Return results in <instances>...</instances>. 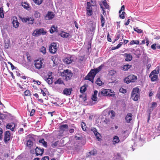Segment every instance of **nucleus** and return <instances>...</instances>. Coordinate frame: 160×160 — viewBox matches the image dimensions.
Masks as SVG:
<instances>
[{"label":"nucleus","instance_id":"1","mask_svg":"<svg viewBox=\"0 0 160 160\" xmlns=\"http://www.w3.org/2000/svg\"><path fill=\"white\" fill-rule=\"evenodd\" d=\"M114 93L113 91H112L110 89H104L100 92H99L98 93V96L101 97L102 95H103L114 97L115 96Z\"/></svg>","mask_w":160,"mask_h":160},{"label":"nucleus","instance_id":"2","mask_svg":"<svg viewBox=\"0 0 160 160\" xmlns=\"http://www.w3.org/2000/svg\"><path fill=\"white\" fill-rule=\"evenodd\" d=\"M131 98L134 101L138 100L140 97L139 89L138 87L133 88L131 95Z\"/></svg>","mask_w":160,"mask_h":160},{"label":"nucleus","instance_id":"3","mask_svg":"<svg viewBox=\"0 0 160 160\" xmlns=\"http://www.w3.org/2000/svg\"><path fill=\"white\" fill-rule=\"evenodd\" d=\"M46 32L44 30L43 28L36 29L34 31L32 35L34 37H38L41 35H44L46 33Z\"/></svg>","mask_w":160,"mask_h":160},{"label":"nucleus","instance_id":"4","mask_svg":"<svg viewBox=\"0 0 160 160\" xmlns=\"http://www.w3.org/2000/svg\"><path fill=\"white\" fill-rule=\"evenodd\" d=\"M137 79V78L136 76L130 74L125 78L124 81L127 84H129L130 82H135Z\"/></svg>","mask_w":160,"mask_h":160},{"label":"nucleus","instance_id":"5","mask_svg":"<svg viewBox=\"0 0 160 160\" xmlns=\"http://www.w3.org/2000/svg\"><path fill=\"white\" fill-rule=\"evenodd\" d=\"M96 74V72H95V70H94V69H91L86 76L85 78L86 79L89 80L92 83H93L94 78Z\"/></svg>","mask_w":160,"mask_h":160},{"label":"nucleus","instance_id":"6","mask_svg":"<svg viewBox=\"0 0 160 160\" xmlns=\"http://www.w3.org/2000/svg\"><path fill=\"white\" fill-rule=\"evenodd\" d=\"M62 75L65 77V79L66 81L69 80L71 79L72 76V73L70 70L68 69H67L64 70L63 74Z\"/></svg>","mask_w":160,"mask_h":160},{"label":"nucleus","instance_id":"7","mask_svg":"<svg viewBox=\"0 0 160 160\" xmlns=\"http://www.w3.org/2000/svg\"><path fill=\"white\" fill-rule=\"evenodd\" d=\"M156 71L153 70L150 73L149 77L151 78L152 82L156 81L158 79V76L156 74Z\"/></svg>","mask_w":160,"mask_h":160},{"label":"nucleus","instance_id":"8","mask_svg":"<svg viewBox=\"0 0 160 160\" xmlns=\"http://www.w3.org/2000/svg\"><path fill=\"white\" fill-rule=\"evenodd\" d=\"M57 47L56 43H52L49 47V50L52 53H55L57 51Z\"/></svg>","mask_w":160,"mask_h":160},{"label":"nucleus","instance_id":"9","mask_svg":"<svg viewBox=\"0 0 160 160\" xmlns=\"http://www.w3.org/2000/svg\"><path fill=\"white\" fill-rule=\"evenodd\" d=\"M92 5L89 2H87V13L89 16H91L92 12Z\"/></svg>","mask_w":160,"mask_h":160},{"label":"nucleus","instance_id":"10","mask_svg":"<svg viewBox=\"0 0 160 160\" xmlns=\"http://www.w3.org/2000/svg\"><path fill=\"white\" fill-rule=\"evenodd\" d=\"M4 141L5 143H7L10 139L11 134L9 131H7L4 133Z\"/></svg>","mask_w":160,"mask_h":160},{"label":"nucleus","instance_id":"11","mask_svg":"<svg viewBox=\"0 0 160 160\" xmlns=\"http://www.w3.org/2000/svg\"><path fill=\"white\" fill-rule=\"evenodd\" d=\"M34 66L36 68L39 69L43 68V63L41 60H36L35 61Z\"/></svg>","mask_w":160,"mask_h":160},{"label":"nucleus","instance_id":"12","mask_svg":"<svg viewBox=\"0 0 160 160\" xmlns=\"http://www.w3.org/2000/svg\"><path fill=\"white\" fill-rule=\"evenodd\" d=\"M54 15L53 12H48L45 17V18L47 20H49L53 18L54 17Z\"/></svg>","mask_w":160,"mask_h":160},{"label":"nucleus","instance_id":"13","mask_svg":"<svg viewBox=\"0 0 160 160\" xmlns=\"http://www.w3.org/2000/svg\"><path fill=\"white\" fill-rule=\"evenodd\" d=\"M22 21L23 22H27L29 24H32L33 23L34 19L31 18H23L22 19Z\"/></svg>","mask_w":160,"mask_h":160},{"label":"nucleus","instance_id":"14","mask_svg":"<svg viewBox=\"0 0 160 160\" xmlns=\"http://www.w3.org/2000/svg\"><path fill=\"white\" fill-rule=\"evenodd\" d=\"M44 150V149L43 148L41 149L40 148H39L37 147L35 149L36 156H42Z\"/></svg>","mask_w":160,"mask_h":160},{"label":"nucleus","instance_id":"15","mask_svg":"<svg viewBox=\"0 0 160 160\" xmlns=\"http://www.w3.org/2000/svg\"><path fill=\"white\" fill-rule=\"evenodd\" d=\"M12 23L13 27L15 28H17L19 27V23L18 22L16 17H12Z\"/></svg>","mask_w":160,"mask_h":160},{"label":"nucleus","instance_id":"16","mask_svg":"<svg viewBox=\"0 0 160 160\" xmlns=\"http://www.w3.org/2000/svg\"><path fill=\"white\" fill-rule=\"evenodd\" d=\"M60 131L63 132H64L68 131V126L67 124H63L59 127Z\"/></svg>","mask_w":160,"mask_h":160},{"label":"nucleus","instance_id":"17","mask_svg":"<svg viewBox=\"0 0 160 160\" xmlns=\"http://www.w3.org/2000/svg\"><path fill=\"white\" fill-rule=\"evenodd\" d=\"M4 47L8 49L10 46V41L8 38H6L4 40Z\"/></svg>","mask_w":160,"mask_h":160},{"label":"nucleus","instance_id":"18","mask_svg":"<svg viewBox=\"0 0 160 160\" xmlns=\"http://www.w3.org/2000/svg\"><path fill=\"white\" fill-rule=\"evenodd\" d=\"M132 115L131 113H128L125 117V120L127 123H130L132 120Z\"/></svg>","mask_w":160,"mask_h":160},{"label":"nucleus","instance_id":"19","mask_svg":"<svg viewBox=\"0 0 160 160\" xmlns=\"http://www.w3.org/2000/svg\"><path fill=\"white\" fill-rule=\"evenodd\" d=\"M52 72H51L50 74L48 75V78L45 80L46 82L49 84H52L53 82V78L52 76Z\"/></svg>","mask_w":160,"mask_h":160},{"label":"nucleus","instance_id":"20","mask_svg":"<svg viewBox=\"0 0 160 160\" xmlns=\"http://www.w3.org/2000/svg\"><path fill=\"white\" fill-rule=\"evenodd\" d=\"M72 91V88H65L63 90V94L66 95H70Z\"/></svg>","mask_w":160,"mask_h":160},{"label":"nucleus","instance_id":"21","mask_svg":"<svg viewBox=\"0 0 160 160\" xmlns=\"http://www.w3.org/2000/svg\"><path fill=\"white\" fill-rule=\"evenodd\" d=\"M72 61L71 57H67L64 59L63 62L66 64H69L72 62Z\"/></svg>","mask_w":160,"mask_h":160},{"label":"nucleus","instance_id":"22","mask_svg":"<svg viewBox=\"0 0 160 160\" xmlns=\"http://www.w3.org/2000/svg\"><path fill=\"white\" fill-rule=\"evenodd\" d=\"M132 67V65L129 64H126L123 66L122 70L124 71H128V70Z\"/></svg>","mask_w":160,"mask_h":160},{"label":"nucleus","instance_id":"23","mask_svg":"<svg viewBox=\"0 0 160 160\" xmlns=\"http://www.w3.org/2000/svg\"><path fill=\"white\" fill-rule=\"evenodd\" d=\"M15 125L14 123H10L7 125L6 128L8 129H10L12 131H13L15 127Z\"/></svg>","mask_w":160,"mask_h":160},{"label":"nucleus","instance_id":"24","mask_svg":"<svg viewBox=\"0 0 160 160\" xmlns=\"http://www.w3.org/2000/svg\"><path fill=\"white\" fill-rule=\"evenodd\" d=\"M112 142L113 144H114L118 143L120 142V140L118 137L117 136L114 137Z\"/></svg>","mask_w":160,"mask_h":160},{"label":"nucleus","instance_id":"25","mask_svg":"<svg viewBox=\"0 0 160 160\" xmlns=\"http://www.w3.org/2000/svg\"><path fill=\"white\" fill-rule=\"evenodd\" d=\"M54 84H64V82L61 78H59L54 82Z\"/></svg>","mask_w":160,"mask_h":160},{"label":"nucleus","instance_id":"26","mask_svg":"<svg viewBox=\"0 0 160 160\" xmlns=\"http://www.w3.org/2000/svg\"><path fill=\"white\" fill-rule=\"evenodd\" d=\"M39 142L40 143H42L45 147L47 148V143L44 140V139L42 138L40 140H39Z\"/></svg>","mask_w":160,"mask_h":160},{"label":"nucleus","instance_id":"27","mask_svg":"<svg viewBox=\"0 0 160 160\" xmlns=\"http://www.w3.org/2000/svg\"><path fill=\"white\" fill-rule=\"evenodd\" d=\"M87 85H84L82 86L80 88V92L82 93H83L85 92L87 90Z\"/></svg>","mask_w":160,"mask_h":160},{"label":"nucleus","instance_id":"28","mask_svg":"<svg viewBox=\"0 0 160 160\" xmlns=\"http://www.w3.org/2000/svg\"><path fill=\"white\" fill-rule=\"evenodd\" d=\"M60 35L63 38H68L69 36V34L68 33L62 32L60 34Z\"/></svg>","mask_w":160,"mask_h":160},{"label":"nucleus","instance_id":"29","mask_svg":"<svg viewBox=\"0 0 160 160\" xmlns=\"http://www.w3.org/2000/svg\"><path fill=\"white\" fill-rule=\"evenodd\" d=\"M22 6L25 9L28 10H29V4L26 2H22Z\"/></svg>","mask_w":160,"mask_h":160},{"label":"nucleus","instance_id":"30","mask_svg":"<svg viewBox=\"0 0 160 160\" xmlns=\"http://www.w3.org/2000/svg\"><path fill=\"white\" fill-rule=\"evenodd\" d=\"M104 65L103 64L101 65L98 67L96 68L95 69H94L95 70V72H96V74L100 72L102 68L103 67Z\"/></svg>","mask_w":160,"mask_h":160},{"label":"nucleus","instance_id":"31","mask_svg":"<svg viewBox=\"0 0 160 160\" xmlns=\"http://www.w3.org/2000/svg\"><path fill=\"white\" fill-rule=\"evenodd\" d=\"M125 58V61L128 62L131 61L132 59V57L131 55L129 54H127Z\"/></svg>","mask_w":160,"mask_h":160},{"label":"nucleus","instance_id":"32","mask_svg":"<svg viewBox=\"0 0 160 160\" xmlns=\"http://www.w3.org/2000/svg\"><path fill=\"white\" fill-rule=\"evenodd\" d=\"M139 41L138 40H132L130 42V44L131 45H132L133 44H139Z\"/></svg>","mask_w":160,"mask_h":160},{"label":"nucleus","instance_id":"33","mask_svg":"<svg viewBox=\"0 0 160 160\" xmlns=\"http://www.w3.org/2000/svg\"><path fill=\"white\" fill-rule=\"evenodd\" d=\"M101 26L103 27L104 25V23L105 22V19L104 18L103 15L102 14L101 15Z\"/></svg>","mask_w":160,"mask_h":160},{"label":"nucleus","instance_id":"34","mask_svg":"<svg viewBox=\"0 0 160 160\" xmlns=\"http://www.w3.org/2000/svg\"><path fill=\"white\" fill-rule=\"evenodd\" d=\"M3 8H0V17L2 18L4 17V13H3Z\"/></svg>","mask_w":160,"mask_h":160},{"label":"nucleus","instance_id":"35","mask_svg":"<svg viewBox=\"0 0 160 160\" xmlns=\"http://www.w3.org/2000/svg\"><path fill=\"white\" fill-rule=\"evenodd\" d=\"M102 2L106 8H108L109 7L108 5L107 4L106 0H102Z\"/></svg>","mask_w":160,"mask_h":160},{"label":"nucleus","instance_id":"36","mask_svg":"<svg viewBox=\"0 0 160 160\" xmlns=\"http://www.w3.org/2000/svg\"><path fill=\"white\" fill-rule=\"evenodd\" d=\"M37 5H39L42 2L43 0H32Z\"/></svg>","mask_w":160,"mask_h":160},{"label":"nucleus","instance_id":"37","mask_svg":"<svg viewBox=\"0 0 160 160\" xmlns=\"http://www.w3.org/2000/svg\"><path fill=\"white\" fill-rule=\"evenodd\" d=\"M32 142L30 140L27 141V145L28 147L31 148L32 145Z\"/></svg>","mask_w":160,"mask_h":160},{"label":"nucleus","instance_id":"38","mask_svg":"<svg viewBox=\"0 0 160 160\" xmlns=\"http://www.w3.org/2000/svg\"><path fill=\"white\" fill-rule=\"evenodd\" d=\"M102 82L99 78H98L96 81V83L99 86H101L102 85Z\"/></svg>","mask_w":160,"mask_h":160},{"label":"nucleus","instance_id":"39","mask_svg":"<svg viewBox=\"0 0 160 160\" xmlns=\"http://www.w3.org/2000/svg\"><path fill=\"white\" fill-rule=\"evenodd\" d=\"M116 73V71L114 70H111L109 72L108 74L109 76H112Z\"/></svg>","mask_w":160,"mask_h":160},{"label":"nucleus","instance_id":"40","mask_svg":"<svg viewBox=\"0 0 160 160\" xmlns=\"http://www.w3.org/2000/svg\"><path fill=\"white\" fill-rule=\"evenodd\" d=\"M81 126L82 127V129L83 131H85L86 130V126L85 123L84 122H82L81 123Z\"/></svg>","mask_w":160,"mask_h":160},{"label":"nucleus","instance_id":"41","mask_svg":"<svg viewBox=\"0 0 160 160\" xmlns=\"http://www.w3.org/2000/svg\"><path fill=\"white\" fill-rule=\"evenodd\" d=\"M133 29L135 31L138 33H141L142 32V30L140 29H139L138 27L134 28Z\"/></svg>","mask_w":160,"mask_h":160},{"label":"nucleus","instance_id":"42","mask_svg":"<svg viewBox=\"0 0 160 160\" xmlns=\"http://www.w3.org/2000/svg\"><path fill=\"white\" fill-rule=\"evenodd\" d=\"M59 142V141H57L54 143H52L51 145V147L53 148H55L56 147L58 144V143Z\"/></svg>","mask_w":160,"mask_h":160},{"label":"nucleus","instance_id":"43","mask_svg":"<svg viewBox=\"0 0 160 160\" xmlns=\"http://www.w3.org/2000/svg\"><path fill=\"white\" fill-rule=\"evenodd\" d=\"M40 51L45 54L46 52V49L44 47H42L40 49Z\"/></svg>","mask_w":160,"mask_h":160},{"label":"nucleus","instance_id":"44","mask_svg":"<svg viewBox=\"0 0 160 160\" xmlns=\"http://www.w3.org/2000/svg\"><path fill=\"white\" fill-rule=\"evenodd\" d=\"M24 94L25 96H30L31 95V92L28 90H26L24 92Z\"/></svg>","mask_w":160,"mask_h":160},{"label":"nucleus","instance_id":"45","mask_svg":"<svg viewBox=\"0 0 160 160\" xmlns=\"http://www.w3.org/2000/svg\"><path fill=\"white\" fill-rule=\"evenodd\" d=\"M36 18H39L40 16V13L38 11H35L34 14Z\"/></svg>","mask_w":160,"mask_h":160},{"label":"nucleus","instance_id":"46","mask_svg":"<svg viewBox=\"0 0 160 160\" xmlns=\"http://www.w3.org/2000/svg\"><path fill=\"white\" fill-rule=\"evenodd\" d=\"M157 106V103L156 102H152L151 106V108H152V110H153V109L155 107H156Z\"/></svg>","mask_w":160,"mask_h":160},{"label":"nucleus","instance_id":"47","mask_svg":"<svg viewBox=\"0 0 160 160\" xmlns=\"http://www.w3.org/2000/svg\"><path fill=\"white\" fill-rule=\"evenodd\" d=\"M97 139L98 140V141H100L101 140L100 138V137L101 136L100 134L98 132V133H96L95 134Z\"/></svg>","mask_w":160,"mask_h":160},{"label":"nucleus","instance_id":"48","mask_svg":"<svg viewBox=\"0 0 160 160\" xmlns=\"http://www.w3.org/2000/svg\"><path fill=\"white\" fill-rule=\"evenodd\" d=\"M125 14V12L123 11L121 14L119 15V17L120 18L122 19H123L125 18L124 14Z\"/></svg>","mask_w":160,"mask_h":160},{"label":"nucleus","instance_id":"49","mask_svg":"<svg viewBox=\"0 0 160 160\" xmlns=\"http://www.w3.org/2000/svg\"><path fill=\"white\" fill-rule=\"evenodd\" d=\"M27 58L29 62L31 61V56L28 52H27L26 54Z\"/></svg>","mask_w":160,"mask_h":160},{"label":"nucleus","instance_id":"50","mask_svg":"<svg viewBox=\"0 0 160 160\" xmlns=\"http://www.w3.org/2000/svg\"><path fill=\"white\" fill-rule=\"evenodd\" d=\"M116 37L115 38V39L114 41V42H115L116 41H117L119 38H120L121 36V34L120 33H119L118 34H117L116 35Z\"/></svg>","mask_w":160,"mask_h":160},{"label":"nucleus","instance_id":"51","mask_svg":"<svg viewBox=\"0 0 160 160\" xmlns=\"http://www.w3.org/2000/svg\"><path fill=\"white\" fill-rule=\"evenodd\" d=\"M3 131L2 128H0V140H2V133Z\"/></svg>","mask_w":160,"mask_h":160},{"label":"nucleus","instance_id":"52","mask_svg":"<svg viewBox=\"0 0 160 160\" xmlns=\"http://www.w3.org/2000/svg\"><path fill=\"white\" fill-rule=\"evenodd\" d=\"M119 91L123 93H125L126 92V89H124L123 88H120L119 89Z\"/></svg>","mask_w":160,"mask_h":160},{"label":"nucleus","instance_id":"53","mask_svg":"<svg viewBox=\"0 0 160 160\" xmlns=\"http://www.w3.org/2000/svg\"><path fill=\"white\" fill-rule=\"evenodd\" d=\"M92 100L93 101H96L97 100V96H96L94 95H92Z\"/></svg>","mask_w":160,"mask_h":160},{"label":"nucleus","instance_id":"54","mask_svg":"<svg viewBox=\"0 0 160 160\" xmlns=\"http://www.w3.org/2000/svg\"><path fill=\"white\" fill-rule=\"evenodd\" d=\"M8 63L10 65L11 68L12 70L15 69H16V67L14 66L12 64L11 62H9Z\"/></svg>","mask_w":160,"mask_h":160},{"label":"nucleus","instance_id":"55","mask_svg":"<svg viewBox=\"0 0 160 160\" xmlns=\"http://www.w3.org/2000/svg\"><path fill=\"white\" fill-rule=\"evenodd\" d=\"M91 2L92 3V6H95L96 3V0H91Z\"/></svg>","mask_w":160,"mask_h":160},{"label":"nucleus","instance_id":"56","mask_svg":"<svg viewBox=\"0 0 160 160\" xmlns=\"http://www.w3.org/2000/svg\"><path fill=\"white\" fill-rule=\"evenodd\" d=\"M156 43H154L152 44L151 46V48L153 50H155L156 48Z\"/></svg>","mask_w":160,"mask_h":160},{"label":"nucleus","instance_id":"57","mask_svg":"<svg viewBox=\"0 0 160 160\" xmlns=\"http://www.w3.org/2000/svg\"><path fill=\"white\" fill-rule=\"evenodd\" d=\"M35 112V110L34 109H32L30 113V116H33L34 115V114Z\"/></svg>","mask_w":160,"mask_h":160},{"label":"nucleus","instance_id":"58","mask_svg":"<svg viewBox=\"0 0 160 160\" xmlns=\"http://www.w3.org/2000/svg\"><path fill=\"white\" fill-rule=\"evenodd\" d=\"M49 158L48 156H46L43 157L41 160H49Z\"/></svg>","mask_w":160,"mask_h":160},{"label":"nucleus","instance_id":"59","mask_svg":"<svg viewBox=\"0 0 160 160\" xmlns=\"http://www.w3.org/2000/svg\"><path fill=\"white\" fill-rule=\"evenodd\" d=\"M112 116L113 117H114L115 116V112L113 110H111L110 112Z\"/></svg>","mask_w":160,"mask_h":160},{"label":"nucleus","instance_id":"60","mask_svg":"<svg viewBox=\"0 0 160 160\" xmlns=\"http://www.w3.org/2000/svg\"><path fill=\"white\" fill-rule=\"evenodd\" d=\"M123 42H120L116 46V48L118 49L119 48H120L122 45V44Z\"/></svg>","mask_w":160,"mask_h":160},{"label":"nucleus","instance_id":"61","mask_svg":"<svg viewBox=\"0 0 160 160\" xmlns=\"http://www.w3.org/2000/svg\"><path fill=\"white\" fill-rule=\"evenodd\" d=\"M57 29H53V28L52 27L51 29L50 30V32L51 33H53L55 31H56Z\"/></svg>","mask_w":160,"mask_h":160},{"label":"nucleus","instance_id":"62","mask_svg":"<svg viewBox=\"0 0 160 160\" xmlns=\"http://www.w3.org/2000/svg\"><path fill=\"white\" fill-rule=\"evenodd\" d=\"M32 82H37V83L38 85H40L41 83V82L39 81H36L34 79L33 80Z\"/></svg>","mask_w":160,"mask_h":160},{"label":"nucleus","instance_id":"63","mask_svg":"<svg viewBox=\"0 0 160 160\" xmlns=\"http://www.w3.org/2000/svg\"><path fill=\"white\" fill-rule=\"evenodd\" d=\"M91 130L93 132L94 134L96 133H98L97 130L95 128H93L91 129Z\"/></svg>","mask_w":160,"mask_h":160},{"label":"nucleus","instance_id":"64","mask_svg":"<svg viewBox=\"0 0 160 160\" xmlns=\"http://www.w3.org/2000/svg\"><path fill=\"white\" fill-rule=\"evenodd\" d=\"M156 97L158 98L160 101V92L157 93Z\"/></svg>","mask_w":160,"mask_h":160}]
</instances>
